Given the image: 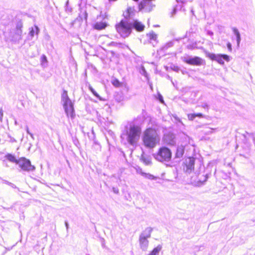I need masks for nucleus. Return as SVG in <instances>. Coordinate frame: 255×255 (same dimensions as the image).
<instances>
[{
  "mask_svg": "<svg viewBox=\"0 0 255 255\" xmlns=\"http://www.w3.org/2000/svg\"><path fill=\"white\" fill-rule=\"evenodd\" d=\"M142 140L145 147L152 149L159 143L160 137L155 128H148L144 130Z\"/></svg>",
  "mask_w": 255,
  "mask_h": 255,
  "instance_id": "nucleus-1",
  "label": "nucleus"
},
{
  "mask_svg": "<svg viewBox=\"0 0 255 255\" xmlns=\"http://www.w3.org/2000/svg\"><path fill=\"white\" fill-rule=\"evenodd\" d=\"M141 132V129L139 126L136 125L130 126L126 133L128 143L131 145L135 144L139 139Z\"/></svg>",
  "mask_w": 255,
  "mask_h": 255,
  "instance_id": "nucleus-2",
  "label": "nucleus"
},
{
  "mask_svg": "<svg viewBox=\"0 0 255 255\" xmlns=\"http://www.w3.org/2000/svg\"><path fill=\"white\" fill-rule=\"evenodd\" d=\"M117 32L123 38L128 37L132 31V24L128 20H121L115 25Z\"/></svg>",
  "mask_w": 255,
  "mask_h": 255,
  "instance_id": "nucleus-3",
  "label": "nucleus"
},
{
  "mask_svg": "<svg viewBox=\"0 0 255 255\" xmlns=\"http://www.w3.org/2000/svg\"><path fill=\"white\" fill-rule=\"evenodd\" d=\"M171 150L165 146L160 147L153 155L154 158L160 162L169 161L172 157Z\"/></svg>",
  "mask_w": 255,
  "mask_h": 255,
  "instance_id": "nucleus-4",
  "label": "nucleus"
},
{
  "mask_svg": "<svg viewBox=\"0 0 255 255\" xmlns=\"http://www.w3.org/2000/svg\"><path fill=\"white\" fill-rule=\"evenodd\" d=\"M17 164L19 165L20 168L24 171H32L35 169V167L31 163L29 159L25 157H20L18 159Z\"/></svg>",
  "mask_w": 255,
  "mask_h": 255,
  "instance_id": "nucleus-5",
  "label": "nucleus"
},
{
  "mask_svg": "<svg viewBox=\"0 0 255 255\" xmlns=\"http://www.w3.org/2000/svg\"><path fill=\"white\" fill-rule=\"evenodd\" d=\"M162 141L165 144L169 146H175L176 145V137L174 134L168 132L163 135Z\"/></svg>",
  "mask_w": 255,
  "mask_h": 255,
  "instance_id": "nucleus-6",
  "label": "nucleus"
},
{
  "mask_svg": "<svg viewBox=\"0 0 255 255\" xmlns=\"http://www.w3.org/2000/svg\"><path fill=\"white\" fill-rule=\"evenodd\" d=\"M183 61L186 64L193 66H201L204 63V61L201 58L198 56L186 58Z\"/></svg>",
  "mask_w": 255,
  "mask_h": 255,
  "instance_id": "nucleus-7",
  "label": "nucleus"
},
{
  "mask_svg": "<svg viewBox=\"0 0 255 255\" xmlns=\"http://www.w3.org/2000/svg\"><path fill=\"white\" fill-rule=\"evenodd\" d=\"M63 107L67 116L71 118H74V109L73 104L72 101H69L68 102L63 103Z\"/></svg>",
  "mask_w": 255,
  "mask_h": 255,
  "instance_id": "nucleus-8",
  "label": "nucleus"
},
{
  "mask_svg": "<svg viewBox=\"0 0 255 255\" xmlns=\"http://www.w3.org/2000/svg\"><path fill=\"white\" fill-rule=\"evenodd\" d=\"M152 8V3L148 0H142L138 4V8L139 11H141L142 10L150 11Z\"/></svg>",
  "mask_w": 255,
  "mask_h": 255,
  "instance_id": "nucleus-9",
  "label": "nucleus"
},
{
  "mask_svg": "<svg viewBox=\"0 0 255 255\" xmlns=\"http://www.w3.org/2000/svg\"><path fill=\"white\" fill-rule=\"evenodd\" d=\"M195 158L193 157L187 158L184 163V169L188 172L193 170L194 168Z\"/></svg>",
  "mask_w": 255,
  "mask_h": 255,
  "instance_id": "nucleus-10",
  "label": "nucleus"
},
{
  "mask_svg": "<svg viewBox=\"0 0 255 255\" xmlns=\"http://www.w3.org/2000/svg\"><path fill=\"white\" fill-rule=\"evenodd\" d=\"M208 178L207 174L199 173L196 176V179L194 180V182L197 186H200L206 182Z\"/></svg>",
  "mask_w": 255,
  "mask_h": 255,
  "instance_id": "nucleus-11",
  "label": "nucleus"
},
{
  "mask_svg": "<svg viewBox=\"0 0 255 255\" xmlns=\"http://www.w3.org/2000/svg\"><path fill=\"white\" fill-rule=\"evenodd\" d=\"M132 26L138 32L143 31L145 28L144 25L137 20L134 21Z\"/></svg>",
  "mask_w": 255,
  "mask_h": 255,
  "instance_id": "nucleus-12",
  "label": "nucleus"
},
{
  "mask_svg": "<svg viewBox=\"0 0 255 255\" xmlns=\"http://www.w3.org/2000/svg\"><path fill=\"white\" fill-rule=\"evenodd\" d=\"M185 147L183 145L178 146L175 153V157L180 158L182 157L184 153Z\"/></svg>",
  "mask_w": 255,
  "mask_h": 255,
  "instance_id": "nucleus-13",
  "label": "nucleus"
},
{
  "mask_svg": "<svg viewBox=\"0 0 255 255\" xmlns=\"http://www.w3.org/2000/svg\"><path fill=\"white\" fill-rule=\"evenodd\" d=\"M108 24L106 22H97L93 26L94 29L101 30L105 29Z\"/></svg>",
  "mask_w": 255,
  "mask_h": 255,
  "instance_id": "nucleus-14",
  "label": "nucleus"
},
{
  "mask_svg": "<svg viewBox=\"0 0 255 255\" xmlns=\"http://www.w3.org/2000/svg\"><path fill=\"white\" fill-rule=\"evenodd\" d=\"M150 237V235L146 236H141L139 239V242L140 246L142 248L144 249L146 247L147 244H148V241L147 238Z\"/></svg>",
  "mask_w": 255,
  "mask_h": 255,
  "instance_id": "nucleus-15",
  "label": "nucleus"
},
{
  "mask_svg": "<svg viewBox=\"0 0 255 255\" xmlns=\"http://www.w3.org/2000/svg\"><path fill=\"white\" fill-rule=\"evenodd\" d=\"M216 61H218L220 63H224L223 61V59L225 60L228 61L229 60V57L226 54H218L217 55Z\"/></svg>",
  "mask_w": 255,
  "mask_h": 255,
  "instance_id": "nucleus-16",
  "label": "nucleus"
},
{
  "mask_svg": "<svg viewBox=\"0 0 255 255\" xmlns=\"http://www.w3.org/2000/svg\"><path fill=\"white\" fill-rule=\"evenodd\" d=\"M196 117H198L199 118H202L204 117V116L201 113L189 114L187 115V118L189 121H193Z\"/></svg>",
  "mask_w": 255,
  "mask_h": 255,
  "instance_id": "nucleus-17",
  "label": "nucleus"
},
{
  "mask_svg": "<svg viewBox=\"0 0 255 255\" xmlns=\"http://www.w3.org/2000/svg\"><path fill=\"white\" fill-rule=\"evenodd\" d=\"M88 14L86 11L82 12L81 15H79L74 20V21H80L84 20H87Z\"/></svg>",
  "mask_w": 255,
  "mask_h": 255,
  "instance_id": "nucleus-18",
  "label": "nucleus"
},
{
  "mask_svg": "<svg viewBox=\"0 0 255 255\" xmlns=\"http://www.w3.org/2000/svg\"><path fill=\"white\" fill-rule=\"evenodd\" d=\"M61 98L63 103L68 102L69 101H71L68 96L67 92L65 90H63Z\"/></svg>",
  "mask_w": 255,
  "mask_h": 255,
  "instance_id": "nucleus-19",
  "label": "nucleus"
},
{
  "mask_svg": "<svg viewBox=\"0 0 255 255\" xmlns=\"http://www.w3.org/2000/svg\"><path fill=\"white\" fill-rule=\"evenodd\" d=\"M5 157L9 161L12 162H14L16 164H17V163L18 162V159H16L15 158V156L10 153L7 154L5 155Z\"/></svg>",
  "mask_w": 255,
  "mask_h": 255,
  "instance_id": "nucleus-20",
  "label": "nucleus"
},
{
  "mask_svg": "<svg viewBox=\"0 0 255 255\" xmlns=\"http://www.w3.org/2000/svg\"><path fill=\"white\" fill-rule=\"evenodd\" d=\"M140 174L142 176H144L145 178L150 180H155L157 179V177L156 176H154V175L150 173H146L145 172H141Z\"/></svg>",
  "mask_w": 255,
  "mask_h": 255,
  "instance_id": "nucleus-21",
  "label": "nucleus"
},
{
  "mask_svg": "<svg viewBox=\"0 0 255 255\" xmlns=\"http://www.w3.org/2000/svg\"><path fill=\"white\" fill-rule=\"evenodd\" d=\"M161 249V246L159 245L153 249V250L148 255H157Z\"/></svg>",
  "mask_w": 255,
  "mask_h": 255,
  "instance_id": "nucleus-22",
  "label": "nucleus"
},
{
  "mask_svg": "<svg viewBox=\"0 0 255 255\" xmlns=\"http://www.w3.org/2000/svg\"><path fill=\"white\" fill-rule=\"evenodd\" d=\"M141 160L146 165H149L151 163L150 158L146 156L142 155L141 157Z\"/></svg>",
  "mask_w": 255,
  "mask_h": 255,
  "instance_id": "nucleus-23",
  "label": "nucleus"
},
{
  "mask_svg": "<svg viewBox=\"0 0 255 255\" xmlns=\"http://www.w3.org/2000/svg\"><path fill=\"white\" fill-rule=\"evenodd\" d=\"M147 36L150 40H156L157 39V34L154 32H151L147 34Z\"/></svg>",
  "mask_w": 255,
  "mask_h": 255,
  "instance_id": "nucleus-24",
  "label": "nucleus"
},
{
  "mask_svg": "<svg viewBox=\"0 0 255 255\" xmlns=\"http://www.w3.org/2000/svg\"><path fill=\"white\" fill-rule=\"evenodd\" d=\"M112 83L116 87H120L122 86V83L117 79H113Z\"/></svg>",
  "mask_w": 255,
  "mask_h": 255,
  "instance_id": "nucleus-25",
  "label": "nucleus"
},
{
  "mask_svg": "<svg viewBox=\"0 0 255 255\" xmlns=\"http://www.w3.org/2000/svg\"><path fill=\"white\" fill-rule=\"evenodd\" d=\"M89 89L95 97H96L100 100H102L99 95L95 91V90L91 86L89 87Z\"/></svg>",
  "mask_w": 255,
  "mask_h": 255,
  "instance_id": "nucleus-26",
  "label": "nucleus"
},
{
  "mask_svg": "<svg viewBox=\"0 0 255 255\" xmlns=\"http://www.w3.org/2000/svg\"><path fill=\"white\" fill-rule=\"evenodd\" d=\"M41 62L42 64L46 63L47 62V58L45 55H43L41 57Z\"/></svg>",
  "mask_w": 255,
  "mask_h": 255,
  "instance_id": "nucleus-27",
  "label": "nucleus"
},
{
  "mask_svg": "<svg viewBox=\"0 0 255 255\" xmlns=\"http://www.w3.org/2000/svg\"><path fill=\"white\" fill-rule=\"evenodd\" d=\"M209 57L212 59V60H216L217 55L214 54H211L209 55Z\"/></svg>",
  "mask_w": 255,
  "mask_h": 255,
  "instance_id": "nucleus-28",
  "label": "nucleus"
},
{
  "mask_svg": "<svg viewBox=\"0 0 255 255\" xmlns=\"http://www.w3.org/2000/svg\"><path fill=\"white\" fill-rule=\"evenodd\" d=\"M3 117V111H2V109H0V122L2 121Z\"/></svg>",
  "mask_w": 255,
  "mask_h": 255,
  "instance_id": "nucleus-29",
  "label": "nucleus"
},
{
  "mask_svg": "<svg viewBox=\"0 0 255 255\" xmlns=\"http://www.w3.org/2000/svg\"><path fill=\"white\" fill-rule=\"evenodd\" d=\"M227 45L229 50L231 51L232 50L231 44L230 43H228Z\"/></svg>",
  "mask_w": 255,
  "mask_h": 255,
  "instance_id": "nucleus-30",
  "label": "nucleus"
},
{
  "mask_svg": "<svg viewBox=\"0 0 255 255\" xmlns=\"http://www.w3.org/2000/svg\"><path fill=\"white\" fill-rule=\"evenodd\" d=\"M237 37L238 43H239L240 42V33H239V32H237Z\"/></svg>",
  "mask_w": 255,
  "mask_h": 255,
  "instance_id": "nucleus-31",
  "label": "nucleus"
},
{
  "mask_svg": "<svg viewBox=\"0 0 255 255\" xmlns=\"http://www.w3.org/2000/svg\"><path fill=\"white\" fill-rule=\"evenodd\" d=\"M30 33H31V35L32 36H33L34 35V30L33 29H32L31 31H30Z\"/></svg>",
  "mask_w": 255,
  "mask_h": 255,
  "instance_id": "nucleus-32",
  "label": "nucleus"
},
{
  "mask_svg": "<svg viewBox=\"0 0 255 255\" xmlns=\"http://www.w3.org/2000/svg\"><path fill=\"white\" fill-rule=\"evenodd\" d=\"M160 100L162 103H163V101L161 96H160Z\"/></svg>",
  "mask_w": 255,
  "mask_h": 255,
  "instance_id": "nucleus-33",
  "label": "nucleus"
},
{
  "mask_svg": "<svg viewBox=\"0 0 255 255\" xmlns=\"http://www.w3.org/2000/svg\"><path fill=\"white\" fill-rule=\"evenodd\" d=\"M35 30H36V33L37 34V33H38V30L37 27H35Z\"/></svg>",
  "mask_w": 255,
  "mask_h": 255,
  "instance_id": "nucleus-34",
  "label": "nucleus"
},
{
  "mask_svg": "<svg viewBox=\"0 0 255 255\" xmlns=\"http://www.w3.org/2000/svg\"><path fill=\"white\" fill-rule=\"evenodd\" d=\"M114 192H115V193H118V192H119V191H118V190H114Z\"/></svg>",
  "mask_w": 255,
  "mask_h": 255,
  "instance_id": "nucleus-35",
  "label": "nucleus"
},
{
  "mask_svg": "<svg viewBox=\"0 0 255 255\" xmlns=\"http://www.w3.org/2000/svg\"><path fill=\"white\" fill-rule=\"evenodd\" d=\"M109 1H116L117 0H108Z\"/></svg>",
  "mask_w": 255,
  "mask_h": 255,
  "instance_id": "nucleus-36",
  "label": "nucleus"
},
{
  "mask_svg": "<svg viewBox=\"0 0 255 255\" xmlns=\"http://www.w3.org/2000/svg\"><path fill=\"white\" fill-rule=\"evenodd\" d=\"M80 1H82V0H80Z\"/></svg>",
  "mask_w": 255,
  "mask_h": 255,
  "instance_id": "nucleus-37",
  "label": "nucleus"
}]
</instances>
